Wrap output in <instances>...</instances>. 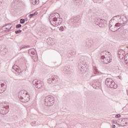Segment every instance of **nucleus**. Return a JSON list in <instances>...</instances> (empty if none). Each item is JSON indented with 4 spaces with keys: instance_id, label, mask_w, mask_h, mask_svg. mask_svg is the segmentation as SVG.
Masks as SVG:
<instances>
[{
    "instance_id": "f257e3e1",
    "label": "nucleus",
    "mask_w": 128,
    "mask_h": 128,
    "mask_svg": "<svg viewBox=\"0 0 128 128\" xmlns=\"http://www.w3.org/2000/svg\"><path fill=\"white\" fill-rule=\"evenodd\" d=\"M26 91L20 90L18 94V98L22 102H28L30 100V95L26 94Z\"/></svg>"
},
{
    "instance_id": "f03ea898",
    "label": "nucleus",
    "mask_w": 128,
    "mask_h": 128,
    "mask_svg": "<svg viewBox=\"0 0 128 128\" xmlns=\"http://www.w3.org/2000/svg\"><path fill=\"white\" fill-rule=\"evenodd\" d=\"M44 104L46 106H52L56 102V98L52 96H48L45 97L44 98Z\"/></svg>"
},
{
    "instance_id": "7ed1b4c3",
    "label": "nucleus",
    "mask_w": 128,
    "mask_h": 128,
    "mask_svg": "<svg viewBox=\"0 0 128 128\" xmlns=\"http://www.w3.org/2000/svg\"><path fill=\"white\" fill-rule=\"evenodd\" d=\"M105 84L108 88H118V85L116 84L114 81L110 78H107L105 80Z\"/></svg>"
},
{
    "instance_id": "20e7f679",
    "label": "nucleus",
    "mask_w": 128,
    "mask_h": 128,
    "mask_svg": "<svg viewBox=\"0 0 128 128\" xmlns=\"http://www.w3.org/2000/svg\"><path fill=\"white\" fill-rule=\"evenodd\" d=\"M58 18H58H53V20H50V24L53 26L62 24V18H60V17Z\"/></svg>"
},
{
    "instance_id": "39448f33",
    "label": "nucleus",
    "mask_w": 128,
    "mask_h": 128,
    "mask_svg": "<svg viewBox=\"0 0 128 128\" xmlns=\"http://www.w3.org/2000/svg\"><path fill=\"white\" fill-rule=\"evenodd\" d=\"M90 84H92V88L96 90L100 88V86H102V84H100L99 80H94L92 82L90 83Z\"/></svg>"
},
{
    "instance_id": "423d86ee",
    "label": "nucleus",
    "mask_w": 128,
    "mask_h": 128,
    "mask_svg": "<svg viewBox=\"0 0 128 128\" xmlns=\"http://www.w3.org/2000/svg\"><path fill=\"white\" fill-rule=\"evenodd\" d=\"M10 112V107L8 106H0V114H6Z\"/></svg>"
},
{
    "instance_id": "0eeeda50",
    "label": "nucleus",
    "mask_w": 128,
    "mask_h": 128,
    "mask_svg": "<svg viewBox=\"0 0 128 128\" xmlns=\"http://www.w3.org/2000/svg\"><path fill=\"white\" fill-rule=\"evenodd\" d=\"M86 64L84 62H80L78 64V70H80L82 72H86Z\"/></svg>"
},
{
    "instance_id": "6e6552de",
    "label": "nucleus",
    "mask_w": 128,
    "mask_h": 128,
    "mask_svg": "<svg viewBox=\"0 0 128 128\" xmlns=\"http://www.w3.org/2000/svg\"><path fill=\"white\" fill-rule=\"evenodd\" d=\"M32 84L37 88H40L42 86V82L40 80L36 79L32 81Z\"/></svg>"
},
{
    "instance_id": "1a4fd4ad",
    "label": "nucleus",
    "mask_w": 128,
    "mask_h": 128,
    "mask_svg": "<svg viewBox=\"0 0 128 128\" xmlns=\"http://www.w3.org/2000/svg\"><path fill=\"white\" fill-rule=\"evenodd\" d=\"M112 56L111 55H108L107 56H106L105 58H104L102 60V62H103V64H110V62H112Z\"/></svg>"
},
{
    "instance_id": "9d476101",
    "label": "nucleus",
    "mask_w": 128,
    "mask_h": 128,
    "mask_svg": "<svg viewBox=\"0 0 128 128\" xmlns=\"http://www.w3.org/2000/svg\"><path fill=\"white\" fill-rule=\"evenodd\" d=\"M5 26H6V28H5L4 29V31L5 32H10V30H14V27L12 28V24H6Z\"/></svg>"
},
{
    "instance_id": "9b49d317",
    "label": "nucleus",
    "mask_w": 128,
    "mask_h": 128,
    "mask_svg": "<svg viewBox=\"0 0 128 128\" xmlns=\"http://www.w3.org/2000/svg\"><path fill=\"white\" fill-rule=\"evenodd\" d=\"M6 90V84L0 82V94H2Z\"/></svg>"
},
{
    "instance_id": "f8f14e48",
    "label": "nucleus",
    "mask_w": 128,
    "mask_h": 128,
    "mask_svg": "<svg viewBox=\"0 0 128 128\" xmlns=\"http://www.w3.org/2000/svg\"><path fill=\"white\" fill-rule=\"evenodd\" d=\"M118 56L120 60H122L124 58V56H126L124 50L122 49L118 50Z\"/></svg>"
},
{
    "instance_id": "ddd939ff",
    "label": "nucleus",
    "mask_w": 128,
    "mask_h": 128,
    "mask_svg": "<svg viewBox=\"0 0 128 128\" xmlns=\"http://www.w3.org/2000/svg\"><path fill=\"white\" fill-rule=\"evenodd\" d=\"M120 20V16H114L110 20V22H118Z\"/></svg>"
},
{
    "instance_id": "4468645a",
    "label": "nucleus",
    "mask_w": 128,
    "mask_h": 128,
    "mask_svg": "<svg viewBox=\"0 0 128 128\" xmlns=\"http://www.w3.org/2000/svg\"><path fill=\"white\" fill-rule=\"evenodd\" d=\"M101 59L104 60V58H106V56H110V52L104 50L102 52H101Z\"/></svg>"
},
{
    "instance_id": "2eb2a0df",
    "label": "nucleus",
    "mask_w": 128,
    "mask_h": 128,
    "mask_svg": "<svg viewBox=\"0 0 128 128\" xmlns=\"http://www.w3.org/2000/svg\"><path fill=\"white\" fill-rule=\"evenodd\" d=\"M96 24L100 28H104V25L102 24V20L100 18L98 19L95 22Z\"/></svg>"
},
{
    "instance_id": "dca6fc26",
    "label": "nucleus",
    "mask_w": 128,
    "mask_h": 128,
    "mask_svg": "<svg viewBox=\"0 0 128 128\" xmlns=\"http://www.w3.org/2000/svg\"><path fill=\"white\" fill-rule=\"evenodd\" d=\"M109 28L111 32H116V30H118V28L116 27V25H112L110 23L109 24Z\"/></svg>"
},
{
    "instance_id": "f3484780",
    "label": "nucleus",
    "mask_w": 128,
    "mask_h": 128,
    "mask_svg": "<svg viewBox=\"0 0 128 128\" xmlns=\"http://www.w3.org/2000/svg\"><path fill=\"white\" fill-rule=\"evenodd\" d=\"M28 54L31 56H34L36 54V50L34 48L33 49H30L28 50Z\"/></svg>"
},
{
    "instance_id": "a211bd4d",
    "label": "nucleus",
    "mask_w": 128,
    "mask_h": 128,
    "mask_svg": "<svg viewBox=\"0 0 128 128\" xmlns=\"http://www.w3.org/2000/svg\"><path fill=\"white\" fill-rule=\"evenodd\" d=\"M125 24H126V22H123V23H122V24H120V22H117V23L116 24L115 26H116V28H117V30H118V28H120V26H124Z\"/></svg>"
},
{
    "instance_id": "6ab92c4d",
    "label": "nucleus",
    "mask_w": 128,
    "mask_h": 128,
    "mask_svg": "<svg viewBox=\"0 0 128 128\" xmlns=\"http://www.w3.org/2000/svg\"><path fill=\"white\" fill-rule=\"evenodd\" d=\"M54 80H56L54 76H52L51 78L48 80V84H54Z\"/></svg>"
},
{
    "instance_id": "aec40b11",
    "label": "nucleus",
    "mask_w": 128,
    "mask_h": 128,
    "mask_svg": "<svg viewBox=\"0 0 128 128\" xmlns=\"http://www.w3.org/2000/svg\"><path fill=\"white\" fill-rule=\"evenodd\" d=\"M56 14H58V18H60V14H58V13H54V14H52L50 16H49V18H50V20H54V18H56V17H54L56 16Z\"/></svg>"
},
{
    "instance_id": "412c9836",
    "label": "nucleus",
    "mask_w": 128,
    "mask_h": 128,
    "mask_svg": "<svg viewBox=\"0 0 128 128\" xmlns=\"http://www.w3.org/2000/svg\"><path fill=\"white\" fill-rule=\"evenodd\" d=\"M12 68L13 70H15L16 72H18L20 73V68L16 66V65H14L12 66Z\"/></svg>"
},
{
    "instance_id": "4be33fe9",
    "label": "nucleus",
    "mask_w": 128,
    "mask_h": 128,
    "mask_svg": "<svg viewBox=\"0 0 128 128\" xmlns=\"http://www.w3.org/2000/svg\"><path fill=\"white\" fill-rule=\"evenodd\" d=\"M73 22L74 24H78L80 22V18L78 16L74 17Z\"/></svg>"
},
{
    "instance_id": "5701e85b",
    "label": "nucleus",
    "mask_w": 128,
    "mask_h": 128,
    "mask_svg": "<svg viewBox=\"0 0 128 128\" xmlns=\"http://www.w3.org/2000/svg\"><path fill=\"white\" fill-rule=\"evenodd\" d=\"M120 124H122V126H126V124H128V122L126 121V119H121Z\"/></svg>"
},
{
    "instance_id": "b1692460",
    "label": "nucleus",
    "mask_w": 128,
    "mask_h": 128,
    "mask_svg": "<svg viewBox=\"0 0 128 128\" xmlns=\"http://www.w3.org/2000/svg\"><path fill=\"white\" fill-rule=\"evenodd\" d=\"M124 58L126 64H128V53L126 54Z\"/></svg>"
},
{
    "instance_id": "393cba45",
    "label": "nucleus",
    "mask_w": 128,
    "mask_h": 128,
    "mask_svg": "<svg viewBox=\"0 0 128 128\" xmlns=\"http://www.w3.org/2000/svg\"><path fill=\"white\" fill-rule=\"evenodd\" d=\"M93 72L94 74H98V68L96 66L93 67Z\"/></svg>"
},
{
    "instance_id": "a878e982",
    "label": "nucleus",
    "mask_w": 128,
    "mask_h": 128,
    "mask_svg": "<svg viewBox=\"0 0 128 128\" xmlns=\"http://www.w3.org/2000/svg\"><path fill=\"white\" fill-rule=\"evenodd\" d=\"M31 2L34 6H36V4H38V0H31Z\"/></svg>"
},
{
    "instance_id": "bb28decb",
    "label": "nucleus",
    "mask_w": 128,
    "mask_h": 128,
    "mask_svg": "<svg viewBox=\"0 0 128 128\" xmlns=\"http://www.w3.org/2000/svg\"><path fill=\"white\" fill-rule=\"evenodd\" d=\"M24 22H26V20L24 18L20 19V24H24Z\"/></svg>"
},
{
    "instance_id": "cd10ccee",
    "label": "nucleus",
    "mask_w": 128,
    "mask_h": 128,
    "mask_svg": "<svg viewBox=\"0 0 128 128\" xmlns=\"http://www.w3.org/2000/svg\"><path fill=\"white\" fill-rule=\"evenodd\" d=\"M20 32H22V30H18L15 31V34H20Z\"/></svg>"
},
{
    "instance_id": "c85d7f7f",
    "label": "nucleus",
    "mask_w": 128,
    "mask_h": 128,
    "mask_svg": "<svg viewBox=\"0 0 128 128\" xmlns=\"http://www.w3.org/2000/svg\"><path fill=\"white\" fill-rule=\"evenodd\" d=\"M36 122L35 121L32 122V124H31L32 126H36Z\"/></svg>"
},
{
    "instance_id": "c756f323",
    "label": "nucleus",
    "mask_w": 128,
    "mask_h": 128,
    "mask_svg": "<svg viewBox=\"0 0 128 128\" xmlns=\"http://www.w3.org/2000/svg\"><path fill=\"white\" fill-rule=\"evenodd\" d=\"M29 18H34V14H30L28 16Z\"/></svg>"
},
{
    "instance_id": "7c9ffc66",
    "label": "nucleus",
    "mask_w": 128,
    "mask_h": 128,
    "mask_svg": "<svg viewBox=\"0 0 128 128\" xmlns=\"http://www.w3.org/2000/svg\"><path fill=\"white\" fill-rule=\"evenodd\" d=\"M21 26H22L21 24H18L16 26V28H20Z\"/></svg>"
},
{
    "instance_id": "2f4dec72",
    "label": "nucleus",
    "mask_w": 128,
    "mask_h": 128,
    "mask_svg": "<svg viewBox=\"0 0 128 128\" xmlns=\"http://www.w3.org/2000/svg\"><path fill=\"white\" fill-rule=\"evenodd\" d=\"M26 48V46H20V50H22L24 49V48Z\"/></svg>"
},
{
    "instance_id": "473e14b6",
    "label": "nucleus",
    "mask_w": 128,
    "mask_h": 128,
    "mask_svg": "<svg viewBox=\"0 0 128 128\" xmlns=\"http://www.w3.org/2000/svg\"><path fill=\"white\" fill-rule=\"evenodd\" d=\"M102 24L103 26H104H104H106V22L102 21Z\"/></svg>"
},
{
    "instance_id": "72a5a7b5",
    "label": "nucleus",
    "mask_w": 128,
    "mask_h": 128,
    "mask_svg": "<svg viewBox=\"0 0 128 128\" xmlns=\"http://www.w3.org/2000/svg\"><path fill=\"white\" fill-rule=\"evenodd\" d=\"M64 28L63 26H60V32H64Z\"/></svg>"
},
{
    "instance_id": "f704fd0d",
    "label": "nucleus",
    "mask_w": 128,
    "mask_h": 128,
    "mask_svg": "<svg viewBox=\"0 0 128 128\" xmlns=\"http://www.w3.org/2000/svg\"><path fill=\"white\" fill-rule=\"evenodd\" d=\"M115 118H120V114H117L116 115Z\"/></svg>"
},
{
    "instance_id": "c9c22d12",
    "label": "nucleus",
    "mask_w": 128,
    "mask_h": 128,
    "mask_svg": "<svg viewBox=\"0 0 128 128\" xmlns=\"http://www.w3.org/2000/svg\"><path fill=\"white\" fill-rule=\"evenodd\" d=\"M54 78H55L54 80H58V76H54Z\"/></svg>"
},
{
    "instance_id": "e433bc0d",
    "label": "nucleus",
    "mask_w": 128,
    "mask_h": 128,
    "mask_svg": "<svg viewBox=\"0 0 128 128\" xmlns=\"http://www.w3.org/2000/svg\"><path fill=\"white\" fill-rule=\"evenodd\" d=\"M112 124H116V122H116V120H113L112 121Z\"/></svg>"
},
{
    "instance_id": "4c0bfd02",
    "label": "nucleus",
    "mask_w": 128,
    "mask_h": 128,
    "mask_svg": "<svg viewBox=\"0 0 128 128\" xmlns=\"http://www.w3.org/2000/svg\"><path fill=\"white\" fill-rule=\"evenodd\" d=\"M33 14H34V16H36V14H38V12H35L34 13H33Z\"/></svg>"
},
{
    "instance_id": "58836bf2",
    "label": "nucleus",
    "mask_w": 128,
    "mask_h": 128,
    "mask_svg": "<svg viewBox=\"0 0 128 128\" xmlns=\"http://www.w3.org/2000/svg\"><path fill=\"white\" fill-rule=\"evenodd\" d=\"M112 128H116V125L112 124Z\"/></svg>"
}]
</instances>
